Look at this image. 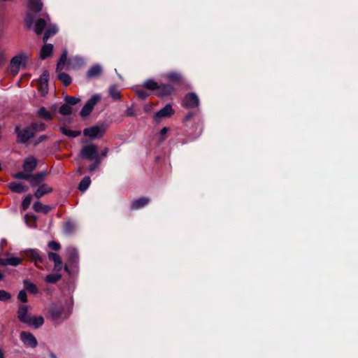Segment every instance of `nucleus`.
Masks as SVG:
<instances>
[{
  "instance_id": "obj_1",
  "label": "nucleus",
  "mask_w": 358,
  "mask_h": 358,
  "mask_svg": "<svg viewBox=\"0 0 358 358\" xmlns=\"http://www.w3.org/2000/svg\"><path fill=\"white\" fill-rule=\"evenodd\" d=\"M72 307L71 299L66 301L64 303L60 301L58 303H53L50 307L49 314L53 320H64L71 314Z\"/></svg>"
},
{
  "instance_id": "obj_2",
  "label": "nucleus",
  "mask_w": 358,
  "mask_h": 358,
  "mask_svg": "<svg viewBox=\"0 0 358 358\" xmlns=\"http://www.w3.org/2000/svg\"><path fill=\"white\" fill-rule=\"evenodd\" d=\"M107 129V124L103 122H99L96 124L85 128L83 134L90 138H101L103 136Z\"/></svg>"
},
{
  "instance_id": "obj_3",
  "label": "nucleus",
  "mask_w": 358,
  "mask_h": 358,
  "mask_svg": "<svg viewBox=\"0 0 358 358\" xmlns=\"http://www.w3.org/2000/svg\"><path fill=\"white\" fill-rule=\"evenodd\" d=\"M66 255L67 257V264L64 266V270L69 273H71L70 267L77 268L79 262L78 252L74 247H68L66 250Z\"/></svg>"
},
{
  "instance_id": "obj_4",
  "label": "nucleus",
  "mask_w": 358,
  "mask_h": 358,
  "mask_svg": "<svg viewBox=\"0 0 358 358\" xmlns=\"http://www.w3.org/2000/svg\"><path fill=\"white\" fill-rule=\"evenodd\" d=\"M28 59V55L25 53L19 54L13 57L10 60V71L13 74H17L20 68H24Z\"/></svg>"
},
{
  "instance_id": "obj_5",
  "label": "nucleus",
  "mask_w": 358,
  "mask_h": 358,
  "mask_svg": "<svg viewBox=\"0 0 358 358\" xmlns=\"http://www.w3.org/2000/svg\"><path fill=\"white\" fill-rule=\"evenodd\" d=\"M15 133L17 134V141L22 143H26L34 136L33 130L29 127H27L24 129L16 127Z\"/></svg>"
},
{
  "instance_id": "obj_6",
  "label": "nucleus",
  "mask_w": 358,
  "mask_h": 358,
  "mask_svg": "<svg viewBox=\"0 0 358 358\" xmlns=\"http://www.w3.org/2000/svg\"><path fill=\"white\" fill-rule=\"evenodd\" d=\"M80 156L87 160H93L96 157H100L97 152V146L94 144H89L83 148L80 151Z\"/></svg>"
},
{
  "instance_id": "obj_7",
  "label": "nucleus",
  "mask_w": 358,
  "mask_h": 358,
  "mask_svg": "<svg viewBox=\"0 0 358 358\" xmlns=\"http://www.w3.org/2000/svg\"><path fill=\"white\" fill-rule=\"evenodd\" d=\"M101 99V96L99 94H94L85 104L83 108L80 110V115L83 117H87L91 112L92 111L94 107L97 103V102Z\"/></svg>"
},
{
  "instance_id": "obj_8",
  "label": "nucleus",
  "mask_w": 358,
  "mask_h": 358,
  "mask_svg": "<svg viewBox=\"0 0 358 358\" xmlns=\"http://www.w3.org/2000/svg\"><path fill=\"white\" fill-rule=\"evenodd\" d=\"M26 255L27 258L34 263L35 266L40 268L38 264L44 262L43 258L41 257L40 252L37 249H26L23 251Z\"/></svg>"
},
{
  "instance_id": "obj_9",
  "label": "nucleus",
  "mask_w": 358,
  "mask_h": 358,
  "mask_svg": "<svg viewBox=\"0 0 358 358\" xmlns=\"http://www.w3.org/2000/svg\"><path fill=\"white\" fill-rule=\"evenodd\" d=\"M20 340L24 345L35 348L38 345V341L35 336L29 331H22L20 335Z\"/></svg>"
},
{
  "instance_id": "obj_10",
  "label": "nucleus",
  "mask_w": 358,
  "mask_h": 358,
  "mask_svg": "<svg viewBox=\"0 0 358 358\" xmlns=\"http://www.w3.org/2000/svg\"><path fill=\"white\" fill-rule=\"evenodd\" d=\"M182 104L188 108L197 107L199 104V97L195 93L189 92L184 97Z\"/></svg>"
},
{
  "instance_id": "obj_11",
  "label": "nucleus",
  "mask_w": 358,
  "mask_h": 358,
  "mask_svg": "<svg viewBox=\"0 0 358 358\" xmlns=\"http://www.w3.org/2000/svg\"><path fill=\"white\" fill-rule=\"evenodd\" d=\"M174 113V110L170 103L166 104L163 108L157 111L154 115V120L156 122L159 121L162 118L171 117Z\"/></svg>"
},
{
  "instance_id": "obj_12",
  "label": "nucleus",
  "mask_w": 358,
  "mask_h": 358,
  "mask_svg": "<svg viewBox=\"0 0 358 358\" xmlns=\"http://www.w3.org/2000/svg\"><path fill=\"white\" fill-rule=\"evenodd\" d=\"M85 59L79 55H76L68 60V69H79L85 66Z\"/></svg>"
},
{
  "instance_id": "obj_13",
  "label": "nucleus",
  "mask_w": 358,
  "mask_h": 358,
  "mask_svg": "<svg viewBox=\"0 0 358 358\" xmlns=\"http://www.w3.org/2000/svg\"><path fill=\"white\" fill-rule=\"evenodd\" d=\"M5 256L6 257L4 258L3 261L1 262V266H17L20 265L22 262V259L17 257H14L13 255L10 252H7Z\"/></svg>"
},
{
  "instance_id": "obj_14",
  "label": "nucleus",
  "mask_w": 358,
  "mask_h": 358,
  "mask_svg": "<svg viewBox=\"0 0 358 358\" xmlns=\"http://www.w3.org/2000/svg\"><path fill=\"white\" fill-rule=\"evenodd\" d=\"M173 90V87L170 84H158L155 94L160 97L166 96L171 94Z\"/></svg>"
},
{
  "instance_id": "obj_15",
  "label": "nucleus",
  "mask_w": 358,
  "mask_h": 358,
  "mask_svg": "<svg viewBox=\"0 0 358 358\" xmlns=\"http://www.w3.org/2000/svg\"><path fill=\"white\" fill-rule=\"evenodd\" d=\"M37 166V159L34 156L27 157L23 164V169L24 171L31 173Z\"/></svg>"
},
{
  "instance_id": "obj_16",
  "label": "nucleus",
  "mask_w": 358,
  "mask_h": 358,
  "mask_svg": "<svg viewBox=\"0 0 358 358\" xmlns=\"http://www.w3.org/2000/svg\"><path fill=\"white\" fill-rule=\"evenodd\" d=\"M102 66L99 64H94L87 71L86 77L89 79L97 78L102 73Z\"/></svg>"
},
{
  "instance_id": "obj_17",
  "label": "nucleus",
  "mask_w": 358,
  "mask_h": 358,
  "mask_svg": "<svg viewBox=\"0 0 358 358\" xmlns=\"http://www.w3.org/2000/svg\"><path fill=\"white\" fill-rule=\"evenodd\" d=\"M29 306L27 305H20L18 307L17 312V317L19 320L25 324L30 317V315L28 314Z\"/></svg>"
},
{
  "instance_id": "obj_18",
  "label": "nucleus",
  "mask_w": 358,
  "mask_h": 358,
  "mask_svg": "<svg viewBox=\"0 0 358 358\" xmlns=\"http://www.w3.org/2000/svg\"><path fill=\"white\" fill-rule=\"evenodd\" d=\"M44 323V319L42 316H30L29 319L25 323L29 327L34 329H38Z\"/></svg>"
},
{
  "instance_id": "obj_19",
  "label": "nucleus",
  "mask_w": 358,
  "mask_h": 358,
  "mask_svg": "<svg viewBox=\"0 0 358 358\" xmlns=\"http://www.w3.org/2000/svg\"><path fill=\"white\" fill-rule=\"evenodd\" d=\"M48 173L45 171H41L36 173L35 175H31L29 178L31 185L33 187L39 185L46 177Z\"/></svg>"
},
{
  "instance_id": "obj_20",
  "label": "nucleus",
  "mask_w": 358,
  "mask_h": 358,
  "mask_svg": "<svg viewBox=\"0 0 358 358\" xmlns=\"http://www.w3.org/2000/svg\"><path fill=\"white\" fill-rule=\"evenodd\" d=\"M52 192V188L47 184L41 185L35 191L34 196L37 199L41 198L43 196Z\"/></svg>"
},
{
  "instance_id": "obj_21",
  "label": "nucleus",
  "mask_w": 358,
  "mask_h": 358,
  "mask_svg": "<svg viewBox=\"0 0 358 358\" xmlns=\"http://www.w3.org/2000/svg\"><path fill=\"white\" fill-rule=\"evenodd\" d=\"M9 189L15 193H22L28 190V187L24 185L22 182H11L8 185Z\"/></svg>"
},
{
  "instance_id": "obj_22",
  "label": "nucleus",
  "mask_w": 358,
  "mask_h": 358,
  "mask_svg": "<svg viewBox=\"0 0 358 358\" xmlns=\"http://www.w3.org/2000/svg\"><path fill=\"white\" fill-rule=\"evenodd\" d=\"M150 201L149 198L148 197H142L134 201L131 204V208L132 210H138L145 207L148 204Z\"/></svg>"
},
{
  "instance_id": "obj_23",
  "label": "nucleus",
  "mask_w": 358,
  "mask_h": 358,
  "mask_svg": "<svg viewBox=\"0 0 358 358\" xmlns=\"http://www.w3.org/2000/svg\"><path fill=\"white\" fill-rule=\"evenodd\" d=\"M53 50V45L50 43L45 44L41 50L40 57L42 59H45L52 55Z\"/></svg>"
},
{
  "instance_id": "obj_24",
  "label": "nucleus",
  "mask_w": 358,
  "mask_h": 358,
  "mask_svg": "<svg viewBox=\"0 0 358 358\" xmlns=\"http://www.w3.org/2000/svg\"><path fill=\"white\" fill-rule=\"evenodd\" d=\"M33 209L37 213L47 214L50 210V207L43 204L41 201H36L33 204Z\"/></svg>"
},
{
  "instance_id": "obj_25",
  "label": "nucleus",
  "mask_w": 358,
  "mask_h": 358,
  "mask_svg": "<svg viewBox=\"0 0 358 358\" xmlns=\"http://www.w3.org/2000/svg\"><path fill=\"white\" fill-rule=\"evenodd\" d=\"M58 31V28L56 24H51L45 31L43 40L44 42H46L48 38L55 34H56Z\"/></svg>"
},
{
  "instance_id": "obj_26",
  "label": "nucleus",
  "mask_w": 358,
  "mask_h": 358,
  "mask_svg": "<svg viewBox=\"0 0 358 358\" xmlns=\"http://www.w3.org/2000/svg\"><path fill=\"white\" fill-rule=\"evenodd\" d=\"M28 7L30 10L38 13L42 9L43 3L41 0H29Z\"/></svg>"
},
{
  "instance_id": "obj_27",
  "label": "nucleus",
  "mask_w": 358,
  "mask_h": 358,
  "mask_svg": "<svg viewBox=\"0 0 358 358\" xmlns=\"http://www.w3.org/2000/svg\"><path fill=\"white\" fill-rule=\"evenodd\" d=\"M67 55H68V51L66 49H65V50H64V51L59 58V60L57 62V68H56V71L57 72H59V71H61L63 69L64 66L65 65V64L66 62L68 63L69 59H67Z\"/></svg>"
},
{
  "instance_id": "obj_28",
  "label": "nucleus",
  "mask_w": 358,
  "mask_h": 358,
  "mask_svg": "<svg viewBox=\"0 0 358 358\" xmlns=\"http://www.w3.org/2000/svg\"><path fill=\"white\" fill-rule=\"evenodd\" d=\"M46 24L47 22L44 19L41 18L38 20L34 28L35 33L38 35L42 34Z\"/></svg>"
},
{
  "instance_id": "obj_29",
  "label": "nucleus",
  "mask_w": 358,
  "mask_h": 358,
  "mask_svg": "<svg viewBox=\"0 0 358 358\" xmlns=\"http://www.w3.org/2000/svg\"><path fill=\"white\" fill-rule=\"evenodd\" d=\"M142 87L148 90L157 91V89L158 88V83L153 79H148L143 82Z\"/></svg>"
},
{
  "instance_id": "obj_30",
  "label": "nucleus",
  "mask_w": 358,
  "mask_h": 358,
  "mask_svg": "<svg viewBox=\"0 0 358 358\" xmlns=\"http://www.w3.org/2000/svg\"><path fill=\"white\" fill-rule=\"evenodd\" d=\"M108 93L110 96L117 101L120 99V92L117 89V86L116 85H111L108 89Z\"/></svg>"
},
{
  "instance_id": "obj_31",
  "label": "nucleus",
  "mask_w": 358,
  "mask_h": 358,
  "mask_svg": "<svg viewBox=\"0 0 358 358\" xmlns=\"http://www.w3.org/2000/svg\"><path fill=\"white\" fill-rule=\"evenodd\" d=\"M23 284L25 289L31 294H37L38 292V289L36 285H34L29 280H24Z\"/></svg>"
},
{
  "instance_id": "obj_32",
  "label": "nucleus",
  "mask_w": 358,
  "mask_h": 358,
  "mask_svg": "<svg viewBox=\"0 0 358 358\" xmlns=\"http://www.w3.org/2000/svg\"><path fill=\"white\" fill-rule=\"evenodd\" d=\"M59 131L61 133H62L64 135L71 137V138H76L80 134V131H73L69 129L66 127H62L59 129Z\"/></svg>"
},
{
  "instance_id": "obj_33",
  "label": "nucleus",
  "mask_w": 358,
  "mask_h": 358,
  "mask_svg": "<svg viewBox=\"0 0 358 358\" xmlns=\"http://www.w3.org/2000/svg\"><path fill=\"white\" fill-rule=\"evenodd\" d=\"M57 78L63 83L64 86H68L72 82L71 76L64 72L59 73L57 75Z\"/></svg>"
},
{
  "instance_id": "obj_34",
  "label": "nucleus",
  "mask_w": 358,
  "mask_h": 358,
  "mask_svg": "<svg viewBox=\"0 0 358 358\" xmlns=\"http://www.w3.org/2000/svg\"><path fill=\"white\" fill-rule=\"evenodd\" d=\"M91 183V179L89 176L84 177L78 185V189L81 192L86 191Z\"/></svg>"
},
{
  "instance_id": "obj_35",
  "label": "nucleus",
  "mask_w": 358,
  "mask_h": 358,
  "mask_svg": "<svg viewBox=\"0 0 358 358\" xmlns=\"http://www.w3.org/2000/svg\"><path fill=\"white\" fill-rule=\"evenodd\" d=\"M37 115L45 120H50L52 118L51 114L47 110L45 107H41L37 110Z\"/></svg>"
},
{
  "instance_id": "obj_36",
  "label": "nucleus",
  "mask_w": 358,
  "mask_h": 358,
  "mask_svg": "<svg viewBox=\"0 0 358 358\" xmlns=\"http://www.w3.org/2000/svg\"><path fill=\"white\" fill-rule=\"evenodd\" d=\"M31 129L33 130V133L35 135L37 131H42L45 129V125L43 122H34L31 124L29 126Z\"/></svg>"
},
{
  "instance_id": "obj_37",
  "label": "nucleus",
  "mask_w": 358,
  "mask_h": 358,
  "mask_svg": "<svg viewBox=\"0 0 358 358\" xmlns=\"http://www.w3.org/2000/svg\"><path fill=\"white\" fill-rule=\"evenodd\" d=\"M62 275L58 273H51L45 277V282L49 284H54L59 281Z\"/></svg>"
},
{
  "instance_id": "obj_38",
  "label": "nucleus",
  "mask_w": 358,
  "mask_h": 358,
  "mask_svg": "<svg viewBox=\"0 0 358 358\" xmlns=\"http://www.w3.org/2000/svg\"><path fill=\"white\" fill-rule=\"evenodd\" d=\"M162 76L171 81H180L182 78L181 76L176 72L165 73Z\"/></svg>"
},
{
  "instance_id": "obj_39",
  "label": "nucleus",
  "mask_w": 358,
  "mask_h": 358,
  "mask_svg": "<svg viewBox=\"0 0 358 358\" xmlns=\"http://www.w3.org/2000/svg\"><path fill=\"white\" fill-rule=\"evenodd\" d=\"M92 161H93V162L89 166V167L87 169V171L90 173H92V172L95 171L99 168V166H100V164L101 163V160L100 157H96V159H93Z\"/></svg>"
},
{
  "instance_id": "obj_40",
  "label": "nucleus",
  "mask_w": 358,
  "mask_h": 358,
  "mask_svg": "<svg viewBox=\"0 0 358 358\" xmlns=\"http://www.w3.org/2000/svg\"><path fill=\"white\" fill-rule=\"evenodd\" d=\"M59 112L63 115H70L72 113V108L65 102V103L59 108Z\"/></svg>"
},
{
  "instance_id": "obj_41",
  "label": "nucleus",
  "mask_w": 358,
  "mask_h": 358,
  "mask_svg": "<svg viewBox=\"0 0 358 358\" xmlns=\"http://www.w3.org/2000/svg\"><path fill=\"white\" fill-rule=\"evenodd\" d=\"M134 91L138 97L141 99H145L149 96L148 93L140 87H136Z\"/></svg>"
},
{
  "instance_id": "obj_42",
  "label": "nucleus",
  "mask_w": 358,
  "mask_h": 358,
  "mask_svg": "<svg viewBox=\"0 0 358 358\" xmlns=\"http://www.w3.org/2000/svg\"><path fill=\"white\" fill-rule=\"evenodd\" d=\"M65 102L69 105V106H74L77 104L78 102H80V99L79 98L75 97V96H71L66 95L64 97Z\"/></svg>"
},
{
  "instance_id": "obj_43",
  "label": "nucleus",
  "mask_w": 358,
  "mask_h": 358,
  "mask_svg": "<svg viewBox=\"0 0 358 358\" xmlns=\"http://www.w3.org/2000/svg\"><path fill=\"white\" fill-rule=\"evenodd\" d=\"M31 177V173H29L26 171H20L13 175V178L16 179H21V180H29V178Z\"/></svg>"
},
{
  "instance_id": "obj_44",
  "label": "nucleus",
  "mask_w": 358,
  "mask_h": 358,
  "mask_svg": "<svg viewBox=\"0 0 358 358\" xmlns=\"http://www.w3.org/2000/svg\"><path fill=\"white\" fill-rule=\"evenodd\" d=\"M31 202V195L29 194L27 196L24 197L22 202V208L24 210H27Z\"/></svg>"
},
{
  "instance_id": "obj_45",
  "label": "nucleus",
  "mask_w": 358,
  "mask_h": 358,
  "mask_svg": "<svg viewBox=\"0 0 358 358\" xmlns=\"http://www.w3.org/2000/svg\"><path fill=\"white\" fill-rule=\"evenodd\" d=\"M49 73L48 71H44L41 75L38 83L48 84Z\"/></svg>"
},
{
  "instance_id": "obj_46",
  "label": "nucleus",
  "mask_w": 358,
  "mask_h": 358,
  "mask_svg": "<svg viewBox=\"0 0 358 358\" xmlns=\"http://www.w3.org/2000/svg\"><path fill=\"white\" fill-rule=\"evenodd\" d=\"M11 298V294L5 291V290H0V301H7L10 300Z\"/></svg>"
},
{
  "instance_id": "obj_47",
  "label": "nucleus",
  "mask_w": 358,
  "mask_h": 358,
  "mask_svg": "<svg viewBox=\"0 0 358 358\" xmlns=\"http://www.w3.org/2000/svg\"><path fill=\"white\" fill-rule=\"evenodd\" d=\"M34 16L31 13H27L25 17V22L28 29H30L34 22Z\"/></svg>"
},
{
  "instance_id": "obj_48",
  "label": "nucleus",
  "mask_w": 358,
  "mask_h": 358,
  "mask_svg": "<svg viewBox=\"0 0 358 358\" xmlns=\"http://www.w3.org/2000/svg\"><path fill=\"white\" fill-rule=\"evenodd\" d=\"M17 299L22 303H26L27 301V296L26 292L24 290L20 291L17 295Z\"/></svg>"
},
{
  "instance_id": "obj_49",
  "label": "nucleus",
  "mask_w": 358,
  "mask_h": 358,
  "mask_svg": "<svg viewBox=\"0 0 358 358\" xmlns=\"http://www.w3.org/2000/svg\"><path fill=\"white\" fill-rule=\"evenodd\" d=\"M38 90L42 95H45L48 92V84L38 83Z\"/></svg>"
},
{
  "instance_id": "obj_50",
  "label": "nucleus",
  "mask_w": 358,
  "mask_h": 358,
  "mask_svg": "<svg viewBox=\"0 0 358 358\" xmlns=\"http://www.w3.org/2000/svg\"><path fill=\"white\" fill-rule=\"evenodd\" d=\"M74 229V224L71 222H67L64 225V231L66 233H71Z\"/></svg>"
},
{
  "instance_id": "obj_51",
  "label": "nucleus",
  "mask_w": 358,
  "mask_h": 358,
  "mask_svg": "<svg viewBox=\"0 0 358 358\" xmlns=\"http://www.w3.org/2000/svg\"><path fill=\"white\" fill-rule=\"evenodd\" d=\"M48 247L55 251H57L60 249V244L56 241H50L48 243Z\"/></svg>"
},
{
  "instance_id": "obj_52",
  "label": "nucleus",
  "mask_w": 358,
  "mask_h": 358,
  "mask_svg": "<svg viewBox=\"0 0 358 358\" xmlns=\"http://www.w3.org/2000/svg\"><path fill=\"white\" fill-rule=\"evenodd\" d=\"M6 55L3 50H0V68L2 67L5 62H6Z\"/></svg>"
},
{
  "instance_id": "obj_53",
  "label": "nucleus",
  "mask_w": 358,
  "mask_h": 358,
  "mask_svg": "<svg viewBox=\"0 0 358 358\" xmlns=\"http://www.w3.org/2000/svg\"><path fill=\"white\" fill-rule=\"evenodd\" d=\"M125 115L128 117H132L136 115L134 109L132 106L128 107L125 110Z\"/></svg>"
},
{
  "instance_id": "obj_54",
  "label": "nucleus",
  "mask_w": 358,
  "mask_h": 358,
  "mask_svg": "<svg viewBox=\"0 0 358 358\" xmlns=\"http://www.w3.org/2000/svg\"><path fill=\"white\" fill-rule=\"evenodd\" d=\"M47 138H48V136L46 135H42V136H39L38 138L35 140L34 143L35 145H37L39 143H41V142L45 141Z\"/></svg>"
},
{
  "instance_id": "obj_55",
  "label": "nucleus",
  "mask_w": 358,
  "mask_h": 358,
  "mask_svg": "<svg viewBox=\"0 0 358 358\" xmlns=\"http://www.w3.org/2000/svg\"><path fill=\"white\" fill-rule=\"evenodd\" d=\"M29 220L34 222L36 221V217L34 215H27L25 216V221L27 224H28Z\"/></svg>"
},
{
  "instance_id": "obj_56",
  "label": "nucleus",
  "mask_w": 358,
  "mask_h": 358,
  "mask_svg": "<svg viewBox=\"0 0 358 358\" xmlns=\"http://www.w3.org/2000/svg\"><path fill=\"white\" fill-rule=\"evenodd\" d=\"M59 256V255L55 252H49L48 253V257L49 259L52 260V261H55V259H56Z\"/></svg>"
},
{
  "instance_id": "obj_57",
  "label": "nucleus",
  "mask_w": 358,
  "mask_h": 358,
  "mask_svg": "<svg viewBox=\"0 0 358 358\" xmlns=\"http://www.w3.org/2000/svg\"><path fill=\"white\" fill-rule=\"evenodd\" d=\"M62 266H63V264H62V262H60V263H59V264L55 263V265H54V271H61V270H62Z\"/></svg>"
},
{
  "instance_id": "obj_58",
  "label": "nucleus",
  "mask_w": 358,
  "mask_h": 358,
  "mask_svg": "<svg viewBox=\"0 0 358 358\" xmlns=\"http://www.w3.org/2000/svg\"><path fill=\"white\" fill-rule=\"evenodd\" d=\"M108 152V148L103 149L101 151V155H99L100 159H101V158H105L107 156Z\"/></svg>"
},
{
  "instance_id": "obj_59",
  "label": "nucleus",
  "mask_w": 358,
  "mask_h": 358,
  "mask_svg": "<svg viewBox=\"0 0 358 358\" xmlns=\"http://www.w3.org/2000/svg\"><path fill=\"white\" fill-rule=\"evenodd\" d=\"M168 131H169V129L167 127H164L161 130V134L162 136H164L167 134Z\"/></svg>"
},
{
  "instance_id": "obj_60",
  "label": "nucleus",
  "mask_w": 358,
  "mask_h": 358,
  "mask_svg": "<svg viewBox=\"0 0 358 358\" xmlns=\"http://www.w3.org/2000/svg\"><path fill=\"white\" fill-rule=\"evenodd\" d=\"M193 116V113H188L186 117H185V121H188L189 120H190L192 118V117Z\"/></svg>"
},
{
  "instance_id": "obj_61",
  "label": "nucleus",
  "mask_w": 358,
  "mask_h": 358,
  "mask_svg": "<svg viewBox=\"0 0 358 358\" xmlns=\"http://www.w3.org/2000/svg\"><path fill=\"white\" fill-rule=\"evenodd\" d=\"M6 244V240L4 238L1 239L0 241V246L2 248Z\"/></svg>"
},
{
  "instance_id": "obj_62",
  "label": "nucleus",
  "mask_w": 358,
  "mask_h": 358,
  "mask_svg": "<svg viewBox=\"0 0 358 358\" xmlns=\"http://www.w3.org/2000/svg\"><path fill=\"white\" fill-rule=\"evenodd\" d=\"M54 263H57V264H59L60 262H62V259L60 257V256H59L56 259H55V261H53Z\"/></svg>"
},
{
  "instance_id": "obj_63",
  "label": "nucleus",
  "mask_w": 358,
  "mask_h": 358,
  "mask_svg": "<svg viewBox=\"0 0 358 358\" xmlns=\"http://www.w3.org/2000/svg\"><path fill=\"white\" fill-rule=\"evenodd\" d=\"M50 358H57V356H56V355L55 353L50 352Z\"/></svg>"
},
{
  "instance_id": "obj_64",
  "label": "nucleus",
  "mask_w": 358,
  "mask_h": 358,
  "mask_svg": "<svg viewBox=\"0 0 358 358\" xmlns=\"http://www.w3.org/2000/svg\"><path fill=\"white\" fill-rule=\"evenodd\" d=\"M0 358H5L3 351L0 349Z\"/></svg>"
}]
</instances>
